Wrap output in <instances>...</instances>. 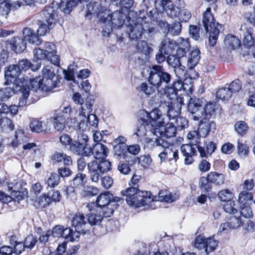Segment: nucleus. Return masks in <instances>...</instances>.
Instances as JSON below:
<instances>
[{
    "mask_svg": "<svg viewBox=\"0 0 255 255\" xmlns=\"http://www.w3.org/2000/svg\"><path fill=\"white\" fill-rule=\"evenodd\" d=\"M89 140V137L87 135L80 155L94 156L95 159L88 163L87 167L92 180L97 181L104 172H108L111 169V162L106 159L109 150L106 145L100 142L96 143L93 147H87Z\"/></svg>",
    "mask_w": 255,
    "mask_h": 255,
    "instance_id": "f257e3e1",
    "label": "nucleus"
},
{
    "mask_svg": "<svg viewBox=\"0 0 255 255\" xmlns=\"http://www.w3.org/2000/svg\"><path fill=\"white\" fill-rule=\"evenodd\" d=\"M141 178V175L133 174L128 181L129 187L121 192L122 195L126 197L127 204L135 208L145 206L154 201L151 192L139 189Z\"/></svg>",
    "mask_w": 255,
    "mask_h": 255,
    "instance_id": "f03ea898",
    "label": "nucleus"
},
{
    "mask_svg": "<svg viewBox=\"0 0 255 255\" xmlns=\"http://www.w3.org/2000/svg\"><path fill=\"white\" fill-rule=\"evenodd\" d=\"M21 72L16 64L10 65L5 68L4 77L5 84L8 85L13 84L14 90L16 92H21L22 95L19 98V107H23L27 104V100L29 96L30 79L26 78H19Z\"/></svg>",
    "mask_w": 255,
    "mask_h": 255,
    "instance_id": "7ed1b4c3",
    "label": "nucleus"
},
{
    "mask_svg": "<svg viewBox=\"0 0 255 255\" xmlns=\"http://www.w3.org/2000/svg\"><path fill=\"white\" fill-rule=\"evenodd\" d=\"M169 79L170 74L164 71L162 66L154 65L149 67L147 80L151 86H149L146 82H143L136 87V90L146 96H150L154 93L156 90L158 91L161 84L168 82Z\"/></svg>",
    "mask_w": 255,
    "mask_h": 255,
    "instance_id": "20e7f679",
    "label": "nucleus"
},
{
    "mask_svg": "<svg viewBox=\"0 0 255 255\" xmlns=\"http://www.w3.org/2000/svg\"><path fill=\"white\" fill-rule=\"evenodd\" d=\"M58 76L55 74L51 66H45L42 69V78L36 77L29 80L30 90L48 92L57 86Z\"/></svg>",
    "mask_w": 255,
    "mask_h": 255,
    "instance_id": "39448f33",
    "label": "nucleus"
},
{
    "mask_svg": "<svg viewBox=\"0 0 255 255\" xmlns=\"http://www.w3.org/2000/svg\"><path fill=\"white\" fill-rule=\"evenodd\" d=\"M147 119L141 118L139 119L140 124L137 126L135 135L140 137L146 134L147 127L150 126L149 130L155 135L157 136L159 128L162 126L163 122L159 121L160 110L154 108L150 112H146Z\"/></svg>",
    "mask_w": 255,
    "mask_h": 255,
    "instance_id": "423d86ee",
    "label": "nucleus"
},
{
    "mask_svg": "<svg viewBox=\"0 0 255 255\" xmlns=\"http://www.w3.org/2000/svg\"><path fill=\"white\" fill-rule=\"evenodd\" d=\"M121 200L120 197H114V195L110 192L107 191L101 193L97 198L95 204L98 209L103 212L105 217H110L113 215L115 210L119 207L118 202ZM94 203H89L87 207L89 211L92 210L93 205Z\"/></svg>",
    "mask_w": 255,
    "mask_h": 255,
    "instance_id": "0eeeda50",
    "label": "nucleus"
},
{
    "mask_svg": "<svg viewBox=\"0 0 255 255\" xmlns=\"http://www.w3.org/2000/svg\"><path fill=\"white\" fill-rule=\"evenodd\" d=\"M202 22L205 31L209 34V44L213 47L217 43L223 25L216 21L211 7H207L203 12Z\"/></svg>",
    "mask_w": 255,
    "mask_h": 255,
    "instance_id": "6e6552de",
    "label": "nucleus"
},
{
    "mask_svg": "<svg viewBox=\"0 0 255 255\" xmlns=\"http://www.w3.org/2000/svg\"><path fill=\"white\" fill-rule=\"evenodd\" d=\"M216 129V124L214 121L210 122H203V120L200 121L197 130L189 131L187 134V138L190 141L189 144L194 145H198L200 143L201 136L206 137L210 133H214Z\"/></svg>",
    "mask_w": 255,
    "mask_h": 255,
    "instance_id": "1a4fd4ad",
    "label": "nucleus"
},
{
    "mask_svg": "<svg viewBox=\"0 0 255 255\" xmlns=\"http://www.w3.org/2000/svg\"><path fill=\"white\" fill-rule=\"evenodd\" d=\"M44 49L35 48L33 51L34 60H46L50 61L54 65L60 67V56L56 54V46L52 42H46Z\"/></svg>",
    "mask_w": 255,
    "mask_h": 255,
    "instance_id": "9d476101",
    "label": "nucleus"
},
{
    "mask_svg": "<svg viewBox=\"0 0 255 255\" xmlns=\"http://www.w3.org/2000/svg\"><path fill=\"white\" fill-rule=\"evenodd\" d=\"M128 36L132 40H138L142 37V35L147 34L148 37H152L156 33L154 24L151 22L144 21L143 23H134V25L129 24Z\"/></svg>",
    "mask_w": 255,
    "mask_h": 255,
    "instance_id": "9b49d317",
    "label": "nucleus"
},
{
    "mask_svg": "<svg viewBox=\"0 0 255 255\" xmlns=\"http://www.w3.org/2000/svg\"><path fill=\"white\" fill-rule=\"evenodd\" d=\"M42 15L46 23H41L37 31L40 36H44L49 33L58 21L57 11L52 6L46 5L42 10Z\"/></svg>",
    "mask_w": 255,
    "mask_h": 255,
    "instance_id": "f8f14e48",
    "label": "nucleus"
},
{
    "mask_svg": "<svg viewBox=\"0 0 255 255\" xmlns=\"http://www.w3.org/2000/svg\"><path fill=\"white\" fill-rule=\"evenodd\" d=\"M225 175L216 171L209 172L206 177L202 176L199 181V185L201 191L206 194H209L212 189V184L221 186L225 183Z\"/></svg>",
    "mask_w": 255,
    "mask_h": 255,
    "instance_id": "ddd939ff",
    "label": "nucleus"
},
{
    "mask_svg": "<svg viewBox=\"0 0 255 255\" xmlns=\"http://www.w3.org/2000/svg\"><path fill=\"white\" fill-rule=\"evenodd\" d=\"M85 138L87 134L81 133L78 135L77 140H73L70 135L63 133L59 136V141L64 147L69 146V150L73 153L80 155L85 145L83 143Z\"/></svg>",
    "mask_w": 255,
    "mask_h": 255,
    "instance_id": "4468645a",
    "label": "nucleus"
},
{
    "mask_svg": "<svg viewBox=\"0 0 255 255\" xmlns=\"http://www.w3.org/2000/svg\"><path fill=\"white\" fill-rule=\"evenodd\" d=\"M204 102L202 98L193 96L190 97L187 104L188 111L192 115L194 121H199L201 118Z\"/></svg>",
    "mask_w": 255,
    "mask_h": 255,
    "instance_id": "2eb2a0df",
    "label": "nucleus"
},
{
    "mask_svg": "<svg viewBox=\"0 0 255 255\" xmlns=\"http://www.w3.org/2000/svg\"><path fill=\"white\" fill-rule=\"evenodd\" d=\"M71 221L72 227L77 232L85 234L89 231V224L83 213H76L72 216Z\"/></svg>",
    "mask_w": 255,
    "mask_h": 255,
    "instance_id": "dca6fc26",
    "label": "nucleus"
},
{
    "mask_svg": "<svg viewBox=\"0 0 255 255\" xmlns=\"http://www.w3.org/2000/svg\"><path fill=\"white\" fill-rule=\"evenodd\" d=\"M34 0H18L11 3L7 0H0V14L7 15L11 9L15 10L22 5H31Z\"/></svg>",
    "mask_w": 255,
    "mask_h": 255,
    "instance_id": "f3484780",
    "label": "nucleus"
},
{
    "mask_svg": "<svg viewBox=\"0 0 255 255\" xmlns=\"http://www.w3.org/2000/svg\"><path fill=\"white\" fill-rule=\"evenodd\" d=\"M181 48L178 49L175 54L167 55V62L168 64L173 68H176L178 66H181L180 58L186 56L188 51V45L185 42L181 45Z\"/></svg>",
    "mask_w": 255,
    "mask_h": 255,
    "instance_id": "a211bd4d",
    "label": "nucleus"
},
{
    "mask_svg": "<svg viewBox=\"0 0 255 255\" xmlns=\"http://www.w3.org/2000/svg\"><path fill=\"white\" fill-rule=\"evenodd\" d=\"M162 147L164 149L158 155L161 162L167 160L170 161L172 160L176 161L178 159V150L175 146L169 145V143L167 141L166 145Z\"/></svg>",
    "mask_w": 255,
    "mask_h": 255,
    "instance_id": "6ab92c4d",
    "label": "nucleus"
},
{
    "mask_svg": "<svg viewBox=\"0 0 255 255\" xmlns=\"http://www.w3.org/2000/svg\"><path fill=\"white\" fill-rule=\"evenodd\" d=\"M159 121L163 122L162 126L159 128V132H157V134H159L160 137L171 138L176 136L177 131L176 127L172 123H168L165 125V122L162 118L160 111Z\"/></svg>",
    "mask_w": 255,
    "mask_h": 255,
    "instance_id": "aec40b11",
    "label": "nucleus"
},
{
    "mask_svg": "<svg viewBox=\"0 0 255 255\" xmlns=\"http://www.w3.org/2000/svg\"><path fill=\"white\" fill-rule=\"evenodd\" d=\"M218 244V242L213 238H197L195 240V246L199 249H205L207 253L214 251Z\"/></svg>",
    "mask_w": 255,
    "mask_h": 255,
    "instance_id": "412c9836",
    "label": "nucleus"
},
{
    "mask_svg": "<svg viewBox=\"0 0 255 255\" xmlns=\"http://www.w3.org/2000/svg\"><path fill=\"white\" fill-rule=\"evenodd\" d=\"M6 46H9L10 49L16 53L22 52L26 48L27 43L25 38L14 36L10 40L6 41Z\"/></svg>",
    "mask_w": 255,
    "mask_h": 255,
    "instance_id": "4be33fe9",
    "label": "nucleus"
},
{
    "mask_svg": "<svg viewBox=\"0 0 255 255\" xmlns=\"http://www.w3.org/2000/svg\"><path fill=\"white\" fill-rule=\"evenodd\" d=\"M181 152L184 158V162L190 165L194 161V156L197 155V151L194 145L192 144H182L180 147Z\"/></svg>",
    "mask_w": 255,
    "mask_h": 255,
    "instance_id": "5701e85b",
    "label": "nucleus"
},
{
    "mask_svg": "<svg viewBox=\"0 0 255 255\" xmlns=\"http://www.w3.org/2000/svg\"><path fill=\"white\" fill-rule=\"evenodd\" d=\"M197 148L201 158H208L217 149V144L212 141H206L204 142V146L198 145Z\"/></svg>",
    "mask_w": 255,
    "mask_h": 255,
    "instance_id": "b1692460",
    "label": "nucleus"
},
{
    "mask_svg": "<svg viewBox=\"0 0 255 255\" xmlns=\"http://www.w3.org/2000/svg\"><path fill=\"white\" fill-rule=\"evenodd\" d=\"M185 42H187L188 45V51H189L190 45L189 40L182 38L178 43H177L175 41H169L167 43H162L161 46L166 51V54L167 55L175 54L176 52H177V51H178V49L181 48L180 46Z\"/></svg>",
    "mask_w": 255,
    "mask_h": 255,
    "instance_id": "393cba45",
    "label": "nucleus"
},
{
    "mask_svg": "<svg viewBox=\"0 0 255 255\" xmlns=\"http://www.w3.org/2000/svg\"><path fill=\"white\" fill-rule=\"evenodd\" d=\"M53 164L63 163L64 166H69L72 164V159L70 156L63 152H55L50 157Z\"/></svg>",
    "mask_w": 255,
    "mask_h": 255,
    "instance_id": "a878e982",
    "label": "nucleus"
},
{
    "mask_svg": "<svg viewBox=\"0 0 255 255\" xmlns=\"http://www.w3.org/2000/svg\"><path fill=\"white\" fill-rule=\"evenodd\" d=\"M171 76L170 75V79L167 82H163L161 84L160 89L158 90V92L161 94L166 96L170 100L174 99H178L179 96L178 93L175 91V89L171 85L170 86H168V84L171 80Z\"/></svg>",
    "mask_w": 255,
    "mask_h": 255,
    "instance_id": "bb28decb",
    "label": "nucleus"
},
{
    "mask_svg": "<svg viewBox=\"0 0 255 255\" xmlns=\"http://www.w3.org/2000/svg\"><path fill=\"white\" fill-rule=\"evenodd\" d=\"M217 110V105L215 103L208 102L204 107H203L202 115L204 119L203 122H209L208 120L215 116L216 111Z\"/></svg>",
    "mask_w": 255,
    "mask_h": 255,
    "instance_id": "cd10ccee",
    "label": "nucleus"
},
{
    "mask_svg": "<svg viewBox=\"0 0 255 255\" xmlns=\"http://www.w3.org/2000/svg\"><path fill=\"white\" fill-rule=\"evenodd\" d=\"M23 35L26 41L29 43L37 45H40L42 42V39L39 34H36L34 30L29 27H25L23 28Z\"/></svg>",
    "mask_w": 255,
    "mask_h": 255,
    "instance_id": "c85d7f7f",
    "label": "nucleus"
},
{
    "mask_svg": "<svg viewBox=\"0 0 255 255\" xmlns=\"http://www.w3.org/2000/svg\"><path fill=\"white\" fill-rule=\"evenodd\" d=\"M127 14V13H121L120 10L119 12L111 14L110 21L112 27L117 28L122 27L125 23Z\"/></svg>",
    "mask_w": 255,
    "mask_h": 255,
    "instance_id": "c756f323",
    "label": "nucleus"
},
{
    "mask_svg": "<svg viewBox=\"0 0 255 255\" xmlns=\"http://www.w3.org/2000/svg\"><path fill=\"white\" fill-rule=\"evenodd\" d=\"M36 64L34 65L31 62L27 59H22L19 60L16 65L19 69L20 72L26 71L28 69H31L33 71L37 70L41 65V61L35 60Z\"/></svg>",
    "mask_w": 255,
    "mask_h": 255,
    "instance_id": "7c9ffc66",
    "label": "nucleus"
},
{
    "mask_svg": "<svg viewBox=\"0 0 255 255\" xmlns=\"http://www.w3.org/2000/svg\"><path fill=\"white\" fill-rule=\"evenodd\" d=\"M224 44L226 47L230 50H235L241 46V41L236 36L228 34L224 39Z\"/></svg>",
    "mask_w": 255,
    "mask_h": 255,
    "instance_id": "2f4dec72",
    "label": "nucleus"
},
{
    "mask_svg": "<svg viewBox=\"0 0 255 255\" xmlns=\"http://www.w3.org/2000/svg\"><path fill=\"white\" fill-rule=\"evenodd\" d=\"M98 211L99 214L90 213L86 215L87 220L89 224V229L91 226L99 225L102 222L103 217H105L103 212H102L101 210L97 209L96 212Z\"/></svg>",
    "mask_w": 255,
    "mask_h": 255,
    "instance_id": "473e14b6",
    "label": "nucleus"
},
{
    "mask_svg": "<svg viewBox=\"0 0 255 255\" xmlns=\"http://www.w3.org/2000/svg\"><path fill=\"white\" fill-rule=\"evenodd\" d=\"M253 28L249 27L246 28L243 40V45L246 48L250 49L255 45V39L253 36Z\"/></svg>",
    "mask_w": 255,
    "mask_h": 255,
    "instance_id": "72a5a7b5",
    "label": "nucleus"
},
{
    "mask_svg": "<svg viewBox=\"0 0 255 255\" xmlns=\"http://www.w3.org/2000/svg\"><path fill=\"white\" fill-rule=\"evenodd\" d=\"M167 15L171 17L175 18L179 16L180 8L171 3V0H169L165 5H161Z\"/></svg>",
    "mask_w": 255,
    "mask_h": 255,
    "instance_id": "f704fd0d",
    "label": "nucleus"
},
{
    "mask_svg": "<svg viewBox=\"0 0 255 255\" xmlns=\"http://www.w3.org/2000/svg\"><path fill=\"white\" fill-rule=\"evenodd\" d=\"M200 59V51L198 49L192 50L189 55L187 66L189 69H192L197 65Z\"/></svg>",
    "mask_w": 255,
    "mask_h": 255,
    "instance_id": "c9c22d12",
    "label": "nucleus"
},
{
    "mask_svg": "<svg viewBox=\"0 0 255 255\" xmlns=\"http://www.w3.org/2000/svg\"><path fill=\"white\" fill-rule=\"evenodd\" d=\"M77 4V0H69L66 2L61 1L58 4V8L65 14H70Z\"/></svg>",
    "mask_w": 255,
    "mask_h": 255,
    "instance_id": "e433bc0d",
    "label": "nucleus"
},
{
    "mask_svg": "<svg viewBox=\"0 0 255 255\" xmlns=\"http://www.w3.org/2000/svg\"><path fill=\"white\" fill-rule=\"evenodd\" d=\"M158 15L159 13L156 11H155L154 13H153L152 11H150L149 12V16L151 20L156 22L160 29L164 30V33H167L169 24L166 20H158Z\"/></svg>",
    "mask_w": 255,
    "mask_h": 255,
    "instance_id": "4c0bfd02",
    "label": "nucleus"
},
{
    "mask_svg": "<svg viewBox=\"0 0 255 255\" xmlns=\"http://www.w3.org/2000/svg\"><path fill=\"white\" fill-rule=\"evenodd\" d=\"M68 120L62 114H56L53 117V126L57 131H61L65 128L66 120Z\"/></svg>",
    "mask_w": 255,
    "mask_h": 255,
    "instance_id": "58836bf2",
    "label": "nucleus"
},
{
    "mask_svg": "<svg viewBox=\"0 0 255 255\" xmlns=\"http://www.w3.org/2000/svg\"><path fill=\"white\" fill-rule=\"evenodd\" d=\"M107 172H104L103 173H102V175L101 176V177H100V178L98 179L97 181H93L91 177L90 173H88L90 180L91 181V182L97 183H98L100 180H101V185L105 189H109L111 187L113 184V179L110 176H104V174Z\"/></svg>",
    "mask_w": 255,
    "mask_h": 255,
    "instance_id": "ea45409f",
    "label": "nucleus"
},
{
    "mask_svg": "<svg viewBox=\"0 0 255 255\" xmlns=\"http://www.w3.org/2000/svg\"><path fill=\"white\" fill-rule=\"evenodd\" d=\"M85 106L87 110L88 122L92 126H97L99 122L98 118L96 115L91 114L92 111L93 104L90 102H86Z\"/></svg>",
    "mask_w": 255,
    "mask_h": 255,
    "instance_id": "a19ab883",
    "label": "nucleus"
},
{
    "mask_svg": "<svg viewBox=\"0 0 255 255\" xmlns=\"http://www.w3.org/2000/svg\"><path fill=\"white\" fill-rule=\"evenodd\" d=\"M233 94L228 87H222L216 92V98L222 101H228L232 98Z\"/></svg>",
    "mask_w": 255,
    "mask_h": 255,
    "instance_id": "79ce46f5",
    "label": "nucleus"
},
{
    "mask_svg": "<svg viewBox=\"0 0 255 255\" xmlns=\"http://www.w3.org/2000/svg\"><path fill=\"white\" fill-rule=\"evenodd\" d=\"M237 215H232L228 220L230 229H236L243 226L244 224V221L242 220L241 216Z\"/></svg>",
    "mask_w": 255,
    "mask_h": 255,
    "instance_id": "37998d69",
    "label": "nucleus"
},
{
    "mask_svg": "<svg viewBox=\"0 0 255 255\" xmlns=\"http://www.w3.org/2000/svg\"><path fill=\"white\" fill-rule=\"evenodd\" d=\"M12 93H19L21 94V96L22 95V92L15 91L13 86L12 88L5 87L0 89V100L1 101L7 100L12 96Z\"/></svg>",
    "mask_w": 255,
    "mask_h": 255,
    "instance_id": "c03bdc74",
    "label": "nucleus"
},
{
    "mask_svg": "<svg viewBox=\"0 0 255 255\" xmlns=\"http://www.w3.org/2000/svg\"><path fill=\"white\" fill-rule=\"evenodd\" d=\"M145 143L151 147L164 146L167 144V141L162 139L160 136H157L154 140L150 137H145Z\"/></svg>",
    "mask_w": 255,
    "mask_h": 255,
    "instance_id": "a18cd8bd",
    "label": "nucleus"
},
{
    "mask_svg": "<svg viewBox=\"0 0 255 255\" xmlns=\"http://www.w3.org/2000/svg\"><path fill=\"white\" fill-rule=\"evenodd\" d=\"M240 216L246 219H250L253 217V213L251 207L249 204H240Z\"/></svg>",
    "mask_w": 255,
    "mask_h": 255,
    "instance_id": "49530a36",
    "label": "nucleus"
},
{
    "mask_svg": "<svg viewBox=\"0 0 255 255\" xmlns=\"http://www.w3.org/2000/svg\"><path fill=\"white\" fill-rule=\"evenodd\" d=\"M181 22L180 21L175 20L172 24H169L167 30V33H170L173 36L178 35L181 32Z\"/></svg>",
    "mask_w": 255,
    "mask_h": 255,
    "instance_id": "de8ad7c7",
    "label": "nucleus"
},
{
    "mask_svg": "<svg viewBox=\"0 0 255 255\" xmlns=\"http://www.w3.org/2000/svg\"><path fill=\"white\" fill-rule=\"evenodd\" d=\"M136 46L137 50L146 56H148L152 51V49L148 46L147 42L145 40L138 41Z\"/></svg>",
    "mask_w": 255,
    "mask_h": 255,
    "instance_id": "09e8293b",
    "label": "nucleus"
},
{
    "mask_svg": "<svg viewBox=\"0 0 255 255\" xmlns=\"http://www.w3.org/2000/svg\"><path fill=\"white\" fill-rule=\"evenodd\" d=\"M159 200L166 203H172L176 200V198L171 193L166 190H160L158 193Z\"/></svg>",
    "mask_w": 255,
    "mask_h": 255,
    "instance_id": "8fccbe9b",
    "label": "nucleus"
},
{
    "mask_svg": "<svg viewBox=\"0 0 255 255\" xmlns=\"http://www.w3.org/2000/svg\"><path fill=\"white\" fill-rule=\"evenodd\" d=\"M235 129L239 135L244 136L248 132L249 127L245 122L238 121L235 124Z\"/></svg>",
    "mask_w": 255,
    "mask_h": 255,
    "instance_id": "3c124183",
    "label": "nucleus"
},
{
    "mask_svg": "<svg viewBox=\"0 0 255 255\" xmlns=\"http://www.w3.org/2000/svg\"><path fill=\"white\" fill-rule=\"evenodd\" d=\"M133 2V0H120L119 4L121 12L128 14Z\"/></svg>",
    "mask_w": 255,
    "mask_h": 255,
    "instance_id": "603ef678",
    "label": "nucleus"
},
{
    "mask_svg": "<svg viewBox=\"0 0 255 255\" xmlns=\"http://www.w3.org/2000/svg\"><path fill=\"white\" fill-rule=\"evenodd\" d=\"M237 152L239 155L245 157L248 156L250 153V148L246 143H243L240 140L237 142Z\"/></svg>",
    "mask_w": 255,
    "mask_h": 255,
    "instance_id": "864d4df0",
    "label": "nucleus"
},
{
    "mask_svg": "<svg viewBox=\"0 0 255 255\" xmlns=\"http://www.w3.org/2000/svg\"><path fill=\"white\" fill-rule=\"evenodd\" d=\"M226 203L223 205L224 210L228 213L231 215H238L239 211L237 209L235 208L236 203L234 201L230 200L226 201Z\"/></svg>",
    "mask_w": 255,
    "mask_h": 255,
    "instance_id": "5fc2aeb1",
    "label": "nucleus"
},
{
    "mask_svg": "<svg viewBox=\"0 0 255 255\" xmlns=\"http://www.w3.org/2000/svg\"><path fill=\"white\" fill-rule=\"evenodd\" d=\"M39 208H44L49 206L52 203V199L50 196L43 194L40 195L37 201Z\"/></svg>",
    "mask_w": 255,
    "mask_h": 255,
    "instance_id": "6e6d98bb",
    "label": "nucleus"
},
{
    "mask_svg": "<svg viewBox=\"0 0 255 255\" xmlns=\"http://www.w3.org/2000/svg\"><path fill=\"white\" fill-rule=\"evenodd\" d=\"M233 197V193L228 189L221 190L218 193V197L223 202L232 200Z\"/></svg>",
    "mask_w": 255,
    "mask_h": 255,
    "instance_id": "4d7b16f0",
    "label": "nucleus"
},
{
    "mask_svg": "<svg viewBox=\"0 0 255 255\" xmlns=\"http://www.w3.org/2000/svg\"><path fill=\"white\" fill-rule=\"evenodd\" d=\"M38 241L37 238L31 234L28 235L26 237L23 243L26 249L32 250L37 243Z\"/></svg>",
    "mask_w": 255,
    "mask_h": 255,
    "instance_id": "13d9d810",
    "label": "nucleus"
},
{
    "mask_svg": "<svg viewBox=\"0 0 255 255\" xmlns=\"http://www.w3.org/2000/svg\"><path fill=\"white\" fill-rule=\"evenodd\" d=\"M131 165L132 164L129 163V161H120L117 168L120 173L124 175H128L131 172Z\"/></svg>",
    "mask_w": 255,
    "mask_h": 255,
    "instance_id": "bf43d9fd",
    "label": "nucleus"
},
{
    "mask_svg": "<svg viewBox=\"0 0 255 255\" xmlns=\"http://www.w3.org/2000/svg\"><path fill=\"white\" fill-rule=\"evenodd\" d=\"M99 189L93 186H88L82 191V196L85 198L92 197L98 194Z\"/></svg>",
    "mask_w": 255,
    "mask_h": 255,
    "instance_id": "052dcab7",
    "label": "nucleus"
},
{
    "mask_svg": "<svg viewBox=\"0 0 255 255\" xmlns=\"http://www.w3.org/2000/svg\"><path fill=\"white\" fill-rule=\"evenodd\" d=\"M226 85H228V88L233 95L238 93L242 88V83L239 79L234 80L229 84H226Z\"/></svg>",
    "mask_w": 255,
    "mask_h": 255,
    "instance_id": "680f3d73",
    "label": "nucleus"
},
{
    "mask_svg": "<svg viewBox=\"0 0 255 255\" xmlns=\"http://www.w3.org/2000/svg\"><path fill=\"white\" fill-rule=\"evenodd\" d=\"M181 108L178 105L176 106H169L168 111L167 115L170 120H175L177 117L180 116L181 114Z\"/></svg>",
    "mask_w": 255,
    "mask_h": 255,
    "instance_id": "e2e57ef3",
    "label": "nucleus"
},
{
    "mask_svg": "<svg viewBox=\"0 0 255 255\" xmlns=\"http://www.w3.org/2000/svg\"><path fill=\"white\" fill-rule=\"evenodd\" d=\"M252 200H253V195L252 193L243 190L239 194V203L240 204H249L248 201Z\"/></svg>",
    "mask_w": 255,
    "mask_h": 255,
    "instance_id": "0e129e2a",
    "label": "nucleus"
},
{
    "mask_svg": "<svg viewBox=\"0 0 255 255\" xmlns=\"http://www.w3.org/2000/svg\"><path fill=\"white\" fill-rule=\"evenodd\" d=\"M60 182V177L56 173H51L46 181L48 187L54 188L57 186Z\"/></svg>",
    "mask_w": 255,
    "mask_h": 255,
    "instance_id": "69168bd1",
    "label": "nucleus"
},
{
    "mask_svg": "<svg viewBox=\"0 0 255 255\" xmlns=\"http://www.w3.org/2000/svg\"><path fill=\"white\" fill-rule=\"evenodd\" d=\"M211 167V164L206 158H201L198 165V170L202 173L208 172Z\"/></svg>",
    "mask_w": 255,
    "mask_h": 255,
    "instance_id": "338daca9",
    "label": "nucleus"
},
{
    "mask_svg": "<svg viewBox=\"0 0 255 255\" xmlns=\"http://www.w3.org/2000/svg\"><path fill=\"white\" fill-rule=\"evenodd\" d=\"M86 175L82 173H78L73 179V185L75 187L83 186L86 184Z\"/></svg>",
    "mask_w": 255,
    "mask_h": 255,
    "instance_id": "774afa93",
    "label": "nucleus"
}]
</instances>
